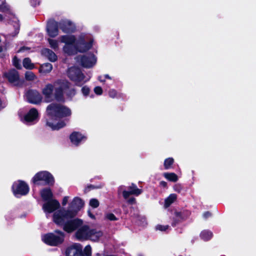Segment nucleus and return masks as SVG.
<instances>
[{
	"label": "nucleus",
	"instance_id": "nucleus-47",
	"mask_svg": "<svg viewBox=\"0 0 256 256\" xmlns=\"http://www.w3.org/2000/svg\"><path fill=\"white\" fill-rule=\"evenodd\" d=\"M210 216H211V214L210 212H205L203 214V216L206 219L208 218V217H210Z\"/></svg>",
	"mask_w": 256,
	"mask_h": 256
},
{
	"label": "nucleus",
	"instance_id": "nucleus-38",
	"mask_svg": "<svg viewBox=\"0 0 256 256\" xmlns=\"http://www.w3.org/2000/svg\"><path fill=\"white\" fill-rule=\"evenodd\" d=\"M90 91V88L87 86H84L82 88V93L85 96H86L89 94Z\"/></svg>",
	"mask_w": 256,
	"mask_h": 256
},
{
	"label": "nucleus",
	"instance_id": "nucleus-29",
	"mask_svg": "<svg viewBox=\"0 0 256 256\" xmlns=\"http://www.w3.org/2000/svg\"><path fill=\"white\" fill-rule=\"evenodd\" d=\"M41 71L44 72H50L52 68V64L50 63H45L41 66Z\"/></svg>",
	"mask_w": 256,
	"mask_h": 256
},
{
	"label": "nucleus",
	"instance_id": "nucleus-10",
	"mask_svg": "<svg viewBox=\"0 0 256 256\" xmlns=\"http://www.w3.org/2000/svg\"><path fill=\"white\" fill-rule=\"evenodd\" d=\"M60 206L59 202L56 200H50L44 204L42 208L45 212L51 213Z\"/></svg>",
	"mask_w": 256,
	"mask_h": 256
},
{
	"label": "nucleus",
	"instance_id": "nucleus-36",
	"mask_svg": "<svg viewBox=\"0 0 256 256\" xmlns=\"http://www.w3.org/2000/svg\"><path fill=\"white\" fill-rule=\"evenodd\" d=\"M12 62H13L14 65V66L16 68H18V69L21 68V66L19 62V60L16 56H14V58Z\"/></svg>",
	"mask_w": 256,
	"mask_h": 256
},
{
	"label": "nucleus",
	"instance_id": "nucleus-43",
	"mask_svg": "<svg viewBox=\"0 0 256 256\" xmlns=\"http://www.w3.org/2000/svg\"><path fill=\"white\" fill-rule=\"evenodd\" d=\"M110 97L114 98L116 96V92L114 90H111L108 92Z\"/></svg>",
	"mask_w": 256,
	"mask_h": 256
},
{
	"label": "nucleus",
	"instance_id": "nucleus-6",
	"mask_svg": "<svg viewBox=\"0 0 256 256\" xmlns=\"http://www.w3.org/2000/svg\"><path fill=\"white\" fill-rule=\"evenodd\" d=\"M68 78L72 81L76 82V84L80 86V83L84 78V76L81 72L80 69L76 66L70 68L68 72Z\"/></svg>",
	"mask_w": 256,
	"mask_h": 256
},
{
	"label": "nucleus",
	"instance_id": "nucleus-8",
	"mask_svg": "<svg viewBox=\"0 0 256 256\" xmlns=\"http://www.w3.org/2000/svg\"><path fill=\"white\" fill-rule=\"evenodd\" d=\"M13 192L14 195H26L29 191L28 185L23 181H18L12 186Z\"/></svg>",
	"mask_w": 256,
	"mask_h": 256
},
{
	"label": "nucleus",
	"instance_id": "nucleus-23",
	"mask_svg": "<svg viewBox=\"0 0 256 256\" xmlns=\"http://www.w3.org/2000/svg\"><path fill=\"white\" fill-rule=\"evenodd\" d=\"M41 196L44 200H49L52 198V194L50 188H45L41 192Z\"/></svg>",
	"mask_w": 256,
	"mask_h": 256
},
{
	"label": "nucleus",
	"instance_id": "nucleus-51",
	"mask_svg": "<svg viewBox=\"0 0 256 256\" xmlns=\"http://www.w3.org/2000/svg\"><path fill=\"white\" fill-rule=\"evenodd\" d=\"M104 76L106 78L111 79V78L108 74H106Z\"/></svg>",
	"mask_w": 256,
	"mask_h": 256
},
{
	"label": "nucleus",
	"instance_id": "nucleus-44",
	"mask_svg": "<svg viewBox=\"0 0 256 256\" xmlns=\"http://www.w3.org/2000/svg\"><path fill=\"white\" fill-rule=\"evenodd\" d=\"M40 3V0H30V4L33 6L39 5Z\"/></svg>",
	"mask_w": 256,
	"mask_h": 256
},
{
	"label": "nucleus",
	"instance_id": "nucleus-5",
	"mask_svg": "<svg viewBox=\"0 0 256 256\" xmlns=\"http://www.w3.org/2000/svg\"><path fill=\"white\" fill-rule=\"evenodd\" d=\"M40 181H44L47 184L52 185L54 183L52 176L48 172L44 171L38 172L34 176L32 182L34 184L39 185Z\"/></svg>",
	"mask_w": 256,
	"mask_h": 256
},
{
	"label": "nucleus",
	"instance_id": "nucleus-31",
	"mask_svg": "<svg viewBox=\"0 0 256 256\" xmlns=\"http://www.w3.org/2000/svg\"><path fill=\"white\" fill-rule=\"evenodd\" d=\"M48 42L51 48L54 49V50H58V42L56 40L48 38Z\"/></svg>",
	"mask_w": 256,
	"mask_h": 256
},
{
	"label": "nucleus",
	"instance_id": "nucleus-2",
	"mask_svg": "<svg viewBox=\"0 0 256 256\" xmlns=\"http://www.w3.org/2000/svg\"><path fill=\"white\" fill-rule=\"evenodd\" d=\"M42 94L48 102L52 100V97L58 102L65 101L64 94L72 98L76 94V90L66 80L58 79L53 84H48L42 90Z\"/></svg>",
	"mask_w": 256,
	"mask_h": 256
},
{
	"label": "nucleus",
	"instance_id": "nucleus-18",
	"mask_svg": "<svg viewBox=\"0 0 256 256\" xmlns=\"http://www.w3.org/2000/svg\"><path fill=\"white\" fill-rule=\"evenodd\" d=\"M38 110L32 108L30 110L24 117V120L26 123L34 122L38 120Z\"/></svg>",
	"mask_w": 256,
	"mask_h": 256
},
{
	"label": "nucleus",
	"instance_id": "nucleus-22",
	"mask_svg": "<svg viewBox=\"0 0 256 256\" xmlns=\"http://www.w3.org/2000/svg\"><path fill=\"white\" fill-rule=\"evenodd\" d=\"M60 38L61 42L65 43L66 44L73 45L76 42V38L74 36H62Z\"/></svg>",
	"mask_w": 256,
	"mask_h": 256
},
{
	"label": "nucleus",
	"instance_id": "nucleus-48",
	"mask_svg": "<svg viewBox=\"0 0 256 256\" xmlns=\"http://www.w3.org/2000/svg\"><path fill=\"white\" fill-rule=\"evenodd\" d=\"M174 190L176 192H180V186H176L174 187Z\"/></svg>",
	"mask_w": 256,
	"mask_h": 256
},
{
	"label": "nucleus",
	"instance_id": "nucleus-12",
	"mask_svg": "<svg viewBox=\"0 0 256 256\" xmlns=\"http://www.w3.org/2000/svg\"><path fill=\"white\" fill-rule=\"evenodd\" d=\"M76 49L81 52H85L90 50L92 46V41L86 42L84 36H81L80 40L76 43Z\"/></svg>",
	"mask_w": 256,
	"mask_h": 256
},
{
	"label": "nucleus",
	"instance_id": "nucleus-34",
	"mask_svg": "<svg viewBox=\"0 0 256 256\" xmlns=\"http://www.w3.org/2000/svg\"><path fill=\"white\" fill-rule=\"evenodd\" d=\"M84 256H91L92 248L90 245L86 246L84 250Z\"/></svg>",
	"mask_w": 256,
	"mask_h": 256
},
{
	"label": "nucleus",
	"instance_id": "nucleus-17",
	"mask_svg": "<svg viewBox=\"0 0 256 256\" xmlns=\"http://www.w3.org/2000/svg\"><path fill=\"white\" fill-rule=\"evenodd\" d=\"M103 232L99 229L90 228V236L88 240L94 242H98L103 236Z\"/></svg>",
	"mask_w": 256,
	"mask_h": 256
},
{
	"label": "nucleus",
	"instance_id": "nucleus-46",
	"mask_svg": "<svg viewBox=\"0 0 256 256\" xmlns=\"http://www.w3.org/2000/svg\"><path fill=\"white\" fill-rule=\"evenodd\" d=\"M128 202L131 204H134L136 203V199L134 198H131L128 200Z\"/></svg>",
	"mask_w": 256,
	"mask_h": 256
},
{
	"label": "nucleus",
	"instance_id": "nucleus-30",
	"mask_svg": "<svg viewBox=\"0 0 256 256\" xmlns=\"http://www.w3.org/2000/svg\"><path fill=\"white\" fill-rule=\"evenodd\" d=\"M23 66L26 69H32L34 67V66L31 62V60L30 58H25L23 60Z\"/></svg>",
	"mask_w": 256,
	"mask_h": 256
},
{
	"label": "nucleus",
	"instance_id": "nucleus-32",
	"mask_svg": "<svg viewBox=\"0 0 256 256\" xmlns=\"http://www.w3.org/2000/svg\"><path fill=\"white\" fill-rule=\"evenodd\" d=\"M174 159L172 158H168L165 160L164 162V166L165 169L170 168V166L174 163Z\"/></svg>",
	"mask_w": 256,
	"mask_h": 256
},
{
	"label": "nucleus",
	"instance_id": "nucleus-50",
	"mask_svg": "<svg viewBox=\"0 0 256 256\" xmlns=\"http://www.w3.org/2000/svg\"><path fill=\"white\" fill-rule=\"evenodd\" d=\"M25 49H28V48H26V47H22V48H20L18 50V52H21L23 51L24 50H25Z\"/></svg>",
	"mask_w": 256,
	"mask_h": 256
},
{
	"label": "nucleus",
	"instance_id": "nucleus-40",
	"mask_svg": "<svg viewBox=\"0 0 256 256\" xmlns=\"http://www.w3.org/2000/svg\"><path fill=\"white\" fill-rule=\"evenodd\" d=\"M168 228H169V226L168 225H166V226L158 225L156 226V229L160 230V231H165L167 229H168Z\"/></svg>",
	"mask_w": 256,
	"mask_h": 256
},
{
	"label": "nucleus",
	"instance_id": "nucleus-42",
	"mask_svg": "<svg viewBox=\"0 0 256 256\" xmlns=\"http://www.w3.org/2000/svg\"><path fill=\"white\" fill-rule=\"evenodd\" d=\"M130 194H132V193H131V190L129 192L124 190L122 192L123 196L125 199L128 198Z\"/></svg>",
	"mask_w": 256,
	"mask_h": 256
},
{
	"label": "nucleus",
	"instance_id": "nucleus-26",
	"mask_svg": "<svg viewBox=\"0 0 256 256\" xmlns=\"http://www.w3.org/2000/svg\"><path fill=\"white\" fill-rule=\"evenodd\" d=\"M164 176L170 181L176 182L178 180L177 175L173 172L164 173Z\"/></svg>",
	"mask_w": 256,
	"mask_h": 256
},
{
	"label": "nucleus",
	"instance_id": "nucleus-45",
	"mask_svg": "<svg viewBox=\"0 0 256 256\" xmlns=\"http://www.w3.org/2000/svg\"><path fill=\"white\" fill-rule=\"evenodd\" d=\"M68 196H66L63 198L62 204L63 206H66L68 202Z\"/></svg>",
	"mask_w": 256,
	"mask_h": 256
},
{
	"label": "nucleus",
	"instance_id": "nucleus-35",
	"mask_svg": "<svg viewBox=\"0 0 256 256\" xmlns=\"http://www.w3.org/2000/svg\"><path fill=\"white\" fill-rule=\"evenodd\" d=\"M99 202L97 199L92 198L90 200V205L94 208H98L99 206Z\"/></svg>",
	"mask_w": 256,
	"mask_h": 256
},
{
	"label": "nucleus",
	"instance_id": "nucleus-20",
	"mask_svg": "<svg viewBox=\"0 0 256 256\" xmlns=\"http://www.w3.org/2000/svg\"><path fill=\"white\" fill-rule=\"evenodd\" d=\"M5 76L10 82H17L19 79L18 72L15 70H12L5 74Z\"/></svg>",
	"mask_w": 256,
	"mask_h": 256
},
{
	"label": "nucleus",
	"instance_id": "nucleus-27",
	"mask_svg": "<svg viewBox=\"0 0 256 256\" xmlns=\"http://www.w3.org/2000/svg\"><path fill=\"white\" fill-rule=\"evenodd\" d=\"M212 236V234L211 232L208 230H204L200 234L201 238L204 240H208Z\"/></svg>",
	"mask_w": 256,
	"mask_h": 256
},
{
	"label": "nucleus",
	"instance_id": "nucleus-14",
	"mask_svg": "<svg viewBox=\"0 0 256 256\" xmlns=\"http://www.w3.org/2000/svg\"><path fill=\"white\" fill-rule=\"evenodd\" d=\"M66 256H84L80 244H75L68 248L66 251Z\"/></svg>",
	"mask_w": 256,
	"mask_h": 256
},
{
	"label": "nucleus",
	"instance_id": "nucleus-25",
	"mask_svg": "<svg viewBox=\"0 0 256 256\" xmlns=\"http://www.w3.org/2000/svg\"><path fill=\"white\" fill-rule=\"evenodd\" d=\"M63 49L64 52L69 55L73 54L76 52V48L73 45L66 44Z\"/></svg>",
	"mask_w": 256,
	"mask_h": 256
},
{
	"label": "nucleus",
	"instance_id": "nucleus-7",
	"mask_svg": "<svg viewBox=\"0 0 256 256\" xmlns=\"http://www.w3.org/2000/svg\"><path fill=\"white\" fill-rule=\"evenodd\" d=\"M76 229L75 236L78 240H88L90 230V228L88 225L83 224L82 222V225L76 228L74 230Z\"/></svg>",
	"mask_w": 256,
	"mask_h": 256
},
{
	"label": "nucleus",
	"instance_id": "nucleus-49",
	"mask_svg": "<svg viewBox=\"0 0 256 256\" xmlns=\"http://www.w3.org/2000/svg\"><path fill=\"white\" fill-rule=\"evenodd\" d=\"M160 186H164V187H166L167 185V184L166 182H164V181H162L160 182Z\"/></svg>",
	"mask_w": 256,
	"mask_h": 256
},
{
	"label": "nucleus",
	"instance_id": "nucleus-19",
	"mask_svg": "<svg viewBox=\"0 0 256 256\" xmlns=\"http://www.w3.org/2000/svg\"><path fill=\"white\" fill-rule=\"evenodd\" d=\"M86 138L78 132H74L70 136V140L72 144L78 146L82 140Z\"/></svg>",
	"mask_w": 256,
	"mask_h": 256
},
{
	"label": "nucleus",
	"instance_id": "nucleus-24",
	"mask_svg": "<svg viewBox=\"0 0 256 256\" xmlns=\"http://www.w3.org/2000/svg\"><path fill=\"white\" fill-rule=\"evenodd\" d=\"M177 196L176 194H170L166 200L164 202V206L167 208L170 206L176 199Z\"/></svg>",
	"mask_w": 256,
	"mask_h": 256
},
{
	"label": "nucleus",
	"instance_id": "nucleus-15",
	"mask_svg": "<svg viewBox=\"0 0 256 256\" xmlns=\"http://www.w3.org/2000/svg\"><path fill=\"white\" fill-rule=\"evenodd\" d=\"M28 101L32 104H37L40 103L42 100L41 94L36 90H30L27 93Z\"/></svg>",
	"mask_w": 256,
	"mask_h": 256
},
{
	"label": "nucleus",
	"instance_id": "nucleus-16",
	"mask_svg": "<svg viewBox=\"0 0 256 256\" xmlns=\"http://www.w3.org/2000/svg\"><path fill=\"white\" fill-rule=\"evenodd\" d=\"M59 27L65 33H72L74 32L76 30L74 24L68 20L60 22L59 24Z\"/></svg>",
	"mask_w": 256,
	"mask_h": 256
},
{
	"label": "nucleus",
	"instance_id": "nucleus-28",
	"mask_svg": "<svg viewBox=\"0 0 256 256\" xmlns=\"http://www.w3.org/2000/svg\"><path fill=\"white\" fill-rule=\"evenodd\" d=\"M128 189L131 190L132 194L136 196H138L142 192V190L138 188L134 184H132V185L128 187Z\"/></svg>",
	"mask_w": 256,
	"mask_h": 256
},
{
	"label": "nucleus",
	"instance_id": "nucleus-33",
	"mask_svg": "<svg viewBox=\"0 0 256 256\" xmlns=\"http://www.w3.org/2000/svg\"><path fill=\"white\" fill-rule=\"evenodd\" d=\"M25 78L28 80H32L35 78V75L31 72H27L25 74Z\"/></svg>",
	"mask_w": 256,
	"mask_h": 256
},
{
	"label": "nucleus",
	"instance_id": "nucleus-13",
	"mask_svg": "<svg viewBox=\"0 0 256 256\" xmlns=\"http://www.w3.org/2000/svg\"><path fill=\"white\" fill-rule=\"evenodd\" d=\"M174 214L175 218L172 224L173 226H175L181 220L186 219L190 216V212L188 210L182 212L176 211L174 212Z\"/></svg>",
	"mask_w": 256,
	"mask_h": 256
},
{
	"label": "nucleus",
	"instance_id": "nucleus-1",
	"mask_svg": "<svg viewBox=\"0 0 256 256\" xmlns=\"http://www.w3.org/2000/svg\"><path fill=\"white\" fill-rule=\"evenodd\" d=\"M84 201L80 198H74L70 205L68 210L61 209L56 212L53 216L54 222L58 225L62 226L63 230L70 233L82 225V220L78 218L72 219L77 212L83 207Z\"/></svg>",
	"mask_w": 256,
	"mask_h": 256
},
{
	"label": "nucleus",
	"instance_id": "nucleus-37",
	"mask_svg": "<svg viewBox=\"0 0 256 256\" xmlns=\"http://www.w3.org/2000/svg\"><path fill=\"white\" fill-rule=\"evenodd\" d=\"M106 218L110 220H116V216L112 213H108L106 214Z\"/></svg>",
	"mask_w": 256,
	"mask_h": 256
},
{
	"label": "nucleus",
	"instance_id": "nucleus-21",
	"mask_svg": "<svg viewBox=\"0 0 256 256\" xmlns=\"http://www.w3.org/2000/svg\"><path fill=\"white\" fill-rule=\"evenodd\" d=\"M42 54L44 56L47 57L48 60L54 62L57 60V56L55 53L48 48H44L42 50Z\"/></svg>",
	"mask_w": 256,
	"mask_h": 256
},
{
	"label": "nucleus",
	"instance_id": "nucleus-53",
	"mask_svg": "<svg viewBox=\"0 0 256 256\" xmlns=\"http://www.w3.org/2000/svg\"><path fill=\"white\" fill-rule=\"evenodd\" d=\"M3 20V16L2 14H0V21H2Z\"/></svg>",
	"mask_w": 256,
	"mask_h": 256
},
{
	"label": "nucleus",
	"instance_id": "nucleus-41",
	"mask_svg": "<svg viewBox=\"0 0 256 256\" xmlns=\"http://www.w3.org/2000/svg\"><path fill=\"white\" fill-rule=\"evenodd\" d=\"M94 92L96 94L100 95L102 93V90L100 86H96L94 88Z\"/></svg>",
	"mask_w": 256,
	"mask_h": 256
},
{
	"label": "nucleus",
	"instance_id": "nucleus-3",
	"mask_svg": "<svg viewBox=\"0 0 256 256\" xmlns=\"http://www.w3.org/2000/svg\"><path fill=\"white\" fill-rule=\"evenodd\" d=\"M46 124L52 130H58L64 127L66 124L64 121H61L56 124L50 120H57L59 118L70 116L72 112L67 106L56 102L50 104L46 109Z\"/></svg>",
	"mask_w": 256,
	"mask_h": 256
},
{
	"label": "nucleus",
	"instance_id": "nucleus-11",
	"mask_svg": "<svg viewBox=\"0 0 256 256\" xmlns=\"http://www.w3.org/2000/svg\"><path fill=\"white\" fill-rule=\"evenodd\" d=\"M58 22L53 20H50L47 24L46 30L48 34L52 38H54L58 34Z\"/></svg>",
	"mask_w": 256,
	"mask_h": 256
},
{
	"label": "nucleus",
	"instance_id": "nucleus-39",
	"mask_svg": "<svg viewBox=\"0 0 256 256\" xmlns=\"http://www.w3.org/2000/svg\"><path fill=\"white\" fill-rule=\"evenodd\" d=\"M9 10V8L8 5L5 3H3L0 5V11L2 12H5Z\"/></svg>",
	"mask_w": 256,
	"mask_h": 256
},
{
	"label": "nucleus",
	"instance_id": "nucleus-54",
	"mask_svg": "<svg viewBox=\"0 0 256 256\" xmlns=\"http://www.w3.org/2000/svg\"><path fill=\"white\" fill-rule=\"evenodd\" d=\"M3 49L2 46H0V52H2V51Z\"/></svg>",
	"mask_w": 256,
	"mask_h": 256
},
{
	"label": "nucleus",
	"instance_id": "nucleus-4",
	"mask_svg": "<svg viewBox=\"0 0 256 256\" xmlns=\"http://www.w3.org/2000/svg\"><path fill=\"white\" fill-rule=\"evenodd\" d=\"M55 234L49 233L42 237V240L51 246H56L62 244L64 237V234L58 230L54 231Z\"/></svg>",
	"mask_w": 256,
	"mask_h": 256
},
{
	"label": "nucleus",
	"instance_id": "nucleus-9",
	"mask_svg": "<svg viewBox=\"0 0 256 256\" xmlns=\"http://www.w3.org/2000/svg\"><path fill=\"white\" fill-rule=\"evenodd\" d=\"M80 62L82 66L90 68L96 64V58L93 54H88L81 58Z\"/></svg>",
	"mask_w": 256,
	"mask_h": 256
},
{
	"label": "nucleus",
	"instance_id": "nucleus-52",
	"mask_svg": "<svg viewBox=\"0 0 256 256\" xmlns=\"http://www.w3.org/2000/svg\"><path fill=\"white\" fill-rule=\"evenodd\" d=\"M100 78H101V77H100H100L98 78V80H99L100 82H105V80H103L102 79H101Z\"/></svg>",
	"mask_w": 256,
	"mask_h": 256
}]
</instances>
